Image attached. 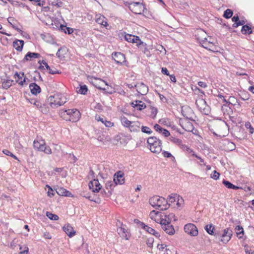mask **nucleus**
I'll use <instances>...</instances> for the list:
<instances>
[{"instance_id":"f257e3e1","label":"nucleus","mask_w":254,"mask_h":254,"mask_svg":"<svg viewBox=\"0 0 254 254\" xmlns=\"http://www.w3.org/2000/svg\"><path fill=\"white\" fill-rule=\"evenodd\" d=\"M150 204L156 209L165 210L169 208L170 204L167 200L163 197L155 195L149 199Z\"/></svg>"},{"instance_id":"f03ea898","label":"nucleus","mask_w":254,"mask_h":254,"mask_svg":"<svg viewBox=\"0 0 254 254\" xmlns=\"http://www.w3.org/2000/svg\"><path fill=\"white\" fill-rule=\"evenodd\" d=\"M60 116L65 121L76 122L79 120L80 113L76 109H68L61 111Z\"/></svg>"},{"instance_id":"7ed1b4c3","label":"nucleus","mask_w":254,"mask_h":254,"mask_svg":"<svg viewBox=\"0 0 254 254\" xmlns=\"http://www.w3.org/2000/svg\"><path fill=\"white\" fill-rule=\"evenodd\" d=\"M48 100L52 108H57L61 106L67 102V99L63 94H57L54 96H50Z\"/></svg>"},{"instance_id":"20e7f679","label":"nucleus","mask_w":254,"mask_h":254,"mask_svg":"<svg viewBox=\"0 0 254 254\" xmlns=\"http://www.w3.org/2000/svg\"><path fill=\"white\" fill-rule=\"evenodd\" d=\"M147 142L149 145V149L151 152L158 154L162 151L161 141L156 137H149Z\"/></svg>"},{"instance_id":"39448f33","label":"nucleus","mask_w":254,"mask_h":254,"mask_svg":"<svg viewBox=\"0 0 254 254\" xmlns=\"http://www.w3.org/2000/svg\"><path fill=\"white\" fill-rule=\"evenodd\" d=\"M34 148L37 150L44 152L47 154H51L52 150L48 146H46V143L44 139L40 138L35 140L33 142Z\"/></svg>"},{"instance_id":"423d86ee","label":"nucleus","mask_w":254,"mask_h":254,"mask_svg":"<svg viewBox=\"0 0 254 254\" xmlns=\"http://www.w3.org/2000/svg\"><path fill=\"white\" fill-rule=\"evenodd\" d=\"M195 104L199 110L203 114L208 115L210 113V108L206 104V102L202 98L199 97L196 99Z\"/></svg>"},{"instance_id":"0eeeda50","label":"nucleus","mask_w":254,"mask_h":254,"mask_svg":"<svg viewBox=\"0 0 254 254\" xmlns=\"http://www.w3.org/2000/svg\"><path fill=\"white\" fill-rule=\"evenodd\" d=\"M197 39L202 46L206 49L211 51H215L216 50V47L214 44V40L211 37H205L204 38L198 37Z\"/></svg>"},{"instance_id":"6e6552de","label":"nucleus","mask_w":254,"mask_h":254,"mask_svg":"<svg viewBox=\"0 0 254 254\" xmlns=\"http://www.w3.org/2000/svg\"><path fill=\"white\" fill-rule=\"evenodd\" d=\"M87 79L91 83H92L95 87L98 88L99 89L101 90H106L105 88L102 87L104 84L105 85H108V84L105 81L100 78H97L96 77L90 76H88Z\"/></svg>"},{"instance_id":"1a4fd4ad","label":"nucleus","mask_w":254,"mask_h":254,"mask_svg":"<svg viewBox=\"0 0 254 254\" xmlns=\"http://www.w3.org/2000/svg\"><path fill=\"white\" fill-rule=\"evenodd\" d=\"M125 39L128 42L135 43L137 47L141 45L145 46L146 43L143 42L138 36H135L131 34H127L125 35Z\"/></svg>"},{"instance_id":"9d476101","label":"nucleus","mask_w":254,"mask_h":254,"mask_svg":"<svg viewBox=\"0 0 254 254\" xmlns=\"http://www.w3.org/2000/svg\"><path fill=\"white\" fill-rule=\"evenodd\" d=\"M130 10L136 14H141L143 12L144 7L139 2H131L129 6Z\"/></svg>"},{"instance_id":"9b49d317","label":"nucleus","mask_w":254,"mask_h":254,"mask_svg":"<svg viewBox=\"0 0 254 254\" xmlns=\"http://www.w3.org/2000/svg\"><path fill=\"white\" fill-rule=\"evenodd\" d=\"M233 235V231L231 229L227 228L223 231L222 234L218 235L221 238L220 241L224 243H227L229 242Z\"/></svg>"},{"instance_id":"f8f14e48","label":"nucleus","mask_w":254,"mask_h":254,"mask_svg":"<svg viewBox=\"0 0 254 254\" xmlns=\"http://www.w3.org/2000/svg\"><path fill=\"white\" fill-rule=\"evenodd\" d=\"M184 231L188 234L191 236H196L198 235V230L195 225L192 223H188L185 225Z\"/></svg>"},{"instance_id":"ddd939ff","label":"nucleus","mask_w":254,"mask_h":254,"mask_svg":"<svg viewBox=\"0 0 254 254\" xmlns=\"http://www.w3.org/2000/svg\"><path fill=\"white\" fill-rule=\"evenodd\" d=\"M112 58L118 64H122L126 62L125 55L120 52H114L112 54Z\"/></svg>"},{"instance_id":"4468645a","label":"nucleus","mask_w":254,"mask_h":254,"mask_svg":"<svg viewBox=\"0 0 254 254\" xmlns=\"http://www.w3.org/2000/svg\"><path fill=\"white\" fill-rule=\"evenodd\" d=\"M162 229L169 235H173L175 234V230L173 225L171 223H161Z\"/></svg>"},{"instance_id":"2eb2a0df","label":"nucleus","mask_w":254,"mask_h":254,"mask_svg":"<svg viewBox=\"0 0 254 254\" xmlns=\"http://www.w3.org/2000/svg\"><path fill=\"white\" fill-rule=\"evenodd\" d=\"M138 93L141 95H146L148 92V87L142 82L134 84Z\"/></svg>"},{"instance_id":"dca6fc26","label":"nucleus","mask_w":254,"mask_h":254,"mask_svg":"<svg viewBox=\"0 0 254 254\" xmlns=\"http://www.w3.org/2000/svg\"><path fill=\"white\" fill-rule=\"evenodd\" d=\"M89 188L94 192H99V190H101L102 186L99 182L98 180L94 179L89 183Z\"/></svg>"},{"instance_id":"f3484780","label":"nucleus","mask_w":254,"mask_h":254,"mask_svg":"<svg viewBox=\"0 0 254 254\" xmlns=\"http://www.w3.org/2000/svg\"><path fill=\"white\" fill-rule=\"evenodd\" d=\"M124 173L121 171L117 172L114 176V182L116 184L122 185L125 183Z\"/></svg>"},{"instance_id":"a211bd4d","label":"nucleus","mask_w":254,"mask_h":254,"mask_svg":"<svg viewBox=\"0 0 254 254\" xmlns=\"http://www.w3.org/2000/svg\"><path fill=\"white\" fill-rule=\"evenodd\" d=\"M57 193L61 196L73 197L72 193L63 187H59L56 189Z\"/></svg>"},{"instance_id":"6ab92c4d","label":"nucleus","mask_w":254,"mask_h":254,"mask_svg":"<svg viewBox=\"0 0 254 254\" xmlns=\"http://www.w3.org/2000/svg\"><path fill=\"white\" fill-rule=\"evenodd\" d=\"M131 106L137 110L141 111L146 108V105L142 101L140 100H135L130 103Z\"/></svg>"},{"instance_id":"aec40b11","label":"nucleus","mask_w":254,"mask_h":254,"mask_svg":"<svg viewBox=\"0 0 254 254\" xmlns=\"http://www.w3.org/2000/svg\"><path fill=\"white\" fill-rule=\"evenodd\" d=\"M41 57V55L39 53H32L30 52H28L26 55L25 56L24 59L22 61L25 62L26 61H31L33 58H39Z\"/></svg>"},{"instance_id":"412c9836","label":"nucleus","mask_w":254,"mask_h":254,"mask_svg":"<svg viewBox=\"0 0 254 254\" xmlns=\"http://www.w3.org/2000/svg\"><path fill=\"white\" fill-rule=\"evenodd\" d=\"M63 230L69 237H73L75 234V231L72 227L68 224L63 227Z\"/></svg>"},{"instance_id":"4be33fe9","label":"nucleus","mask_w":254,"mask_h":254,"mask_svg":"<svg viewBox=\"0 0 254 254\" xmlns=\"http://www.w3.org/2000/svg\"><path fill=\"white\" fill-rule=\"evenodd\" d=\"M29 88L32 94L36 95L41 91L40 87L35 83H32L29 85Z\"/></svg>"},{"instance_id":"5701e85b","label":"nucleus","mask_w":254,"mask_h":254,"mask_svg":"<svg viewBox=\"0 0 254 254\" xmlns=\"http://www.w3.org/2000/svg\"><path fill=\"white\" fill-rule=\"evenodd\" d=\"M95 119L97 121H100L101 122H102V123L104 124L106 127H110L113 126L114 125L113 123L110 121H107L104 117H101L100 116L98 115L95 116Z\"/></svg>"},{"instance_id":"b1692460","label":"nucleus","mask_w":254,"mask_h":254,"mask_svg":"<svg viewBox=\"0 0 254 254\" xmlns=\"http://www.w3.org/2000/svg\"><path fill=\"white\" fill-rule=\"evenodd\" d=\"M181 126L183 129L189 132L191 131L194 128L192 123L188 120H186L183 122Z\"/></svg>"},{"instance_id":"393cba45","label":"nucleus","mask_w":254,"mask_h":254,"mask_svg":"<svg viewBox=\"0 0 254 254\" xmlns=\"http://www.w3.org/2000/svg\"><path fill=\"white\" fill-rule=\"evenodd\" d=\"M140 125L141 124L139 122H132L128 128L131 131H139L140 130Z\"/></svg>"},{"instance_id":"a878e982","label":"nucleus","mask_w":254,"mask_h":254,"mask_svg":"<svg viewBox=\"0 0 254 254\" xmlns=\"http://www.w3.org/2000/svg\"><path fill=\"white\" fill-rule=\"evenodd\" d=\"M96 22L105 27H107L108 25L107 22L106 21V18L103 15H96Z\"/></svg>"},{"instance_id":"bb28decb","label":"nucleus","mask_w":254,"mask_h":254,"mask_svg":"<svg viewBox=\"0 0 254 254\" xmlns=\"http://www.w3.org/2000/svg\"><path fill=\"white\" fill-rule=\"evenodd\" d=\"M24 45V41L21 40H16L13 43V47L17 51H21L23 49V47Z\"/></svg>"},{"instance_id":"cd10ccee","label":"nucleus","mask_w":254,"mask_h":254,"mask_svg":"<svg viewBox=\"0 0 254 254\" xmlns=\"http://www.w3.org/2000/svg\"><path fill=\"white\" fill-rule=\"evenodd\" d=\"M241 32L244 35H250L253 33V31L251 27L249 24H246L242 26Z\"/></svg>"},{"instance_id":"c85d7f7f","label":"nucleus","mask_w":254,"mask_h":254,"mask_svg":"<svg viewBox=\"0 0 254 254\" xmlns=\"http://www.w3.org/2000/svg\"><path fill=\"white\" fill-rule=\"evenodd\" d=\"M119 223L121 225V227L117 229V231L119 235H121L122 237H126L127 233V230L124 227V225L120 221H118Z\"/></svg>"},{"instance_id":"c756f323","label":"nucleus","mask_w":254,"mask_h":254,"mask_svg":"<svg viewBox=\"0 0 254 254\" xmlns=\"http://www.w3.org/2000/svg\"><path fill=\"white\" fill-rule=\"evenodd\" d=\"M222 183L223 185L228 189H232L233 190H238L240 189L241 188L238 186H236L233 184H232L231 182L226 181L225 180H223Z\"/></svg>"},{"instance_id":"7c9ffc66","label":"nucleus","mask_w":254,"mask_h":254,"mask_svg":"<svg viewBox=\"0 0 254 254\" xmlns=\"http://www.w3.org/2000/svg\"><path fill=\"white\" fill-rule=\"evenodd\" d=\"M27 100L30 104L34 105L37 108H42L44 106V104L36 100L35 99H27Z\"/></svg>"},{"instance_id":"2f4dec72","label":"nucleus","mask_w":254,"mask_h":254,"mask_svg":"<svg viewBox=\"0 0 254 254\" xmlns=\"http://www.w3.org/2000/svg\"><path fill=\"white\" fill-rule=\"evenodd\" d=\"M224 25L227 27L228 30L230 32H235L236 31L233 30V28H237L239 26L241 25V23H240V20H239L237 21V22H234V23L232 25V27H231L230 25H227L226 24H224Z\"/></svg>"},{"instance_id":"473e14b6","label":"nucleus","mask_w":254,"mask_h":254,"mask_svg":"<svg viewBox=\"0 0 254 254\" xmlns=\"http://www.w3.org/2000/svg\"><path fill=\"white\" fill-rule=\"evenodd\" d=\"M235 229L237 231L236 234L237 237L239 239L242 238L244 234V231L243 227L241 226L238 225L236 227Z\"/></svg>"},{"instance_id":"72a5a7b5","label":"nucleus","mask_w":254,"mask_h":254,"mask_svg":"<svg viewBox=\"0 0 254 254\" xmlns=\"http://www.w3.org/2000/svg\"><path fill=\"white\" fill-rule=\"evenodd\" d=\"M115 182L113 181H109L106 182L105 185V187L107 190H112L115 188V187L117 185Z\"/></svg>"},{"instance_id":"f704fd0d","label":"nucleus","mask_w":254,"mask_h":254,"mask_svg":"<svg viewBox=\"0 0 254 254\" xmlns=\"http://www.w3.org/2000/svg\"><path fill=\"white\" fill-rule=\"evenodd\" d=\"M205 230L209 234L211 235H214V226L213 224H210L206 225L205 226Z\"/></svg>"},{"instance_id":"c9c22d12","label":"nucleus","mask_w":254,"mask_h":254,"mask_svg":"<svg viewBox=\"0 0 254 254\" xmlns=\"http://www.w3.org/2000/svg\"><path fill=\"white\" fill-rule=\"evenodd\" d=\"M121 123L122 124L126 127H129V126L131 124V123L132 122H131L127 120V119L126 117H123L121 118Z\"/></svg>"},{"instance_id":"e433bc0d","label":"nucleus","mask_w":254,"mask_h":254,"mask_svg":"<svg viewBox=\"0 0 254 254\" xmlns=\"http://www.w3.org/2000/svg\"><path fill=\"white\" fill-rule=\"evenodd\" d=\"M13 81L12 80H6L3 81L2 83V88L5 89H7L12 85Z\"/></svg>"},{"instance_id":"4c0bfd02","label":"nucleus","mask_w":254,"mask_h":254,"mask_svg":"<svg viewBox=\"0 0 254 254\" xmlns=\"http://www.w3.org/2000/svg\"><path fill=\"white\" fill-rule=\"evenodd\" d=\"M88 91V88L86 85H83L80 86L79 89L77 91L78 93L85 95Z\"/></svg>"},{"instance_id":"58836bf2","label":"nucleus","mask_w":254,"mask_h":254,"mask_svg":"<svg viewBox=\"0 0 254 254\" xmlns=\"http://www.w3.org/2000/svg\"><path fill=\"white\" fill-rule=\"evenodd\" d=\"M168 219L162 220V222L164 223H171V220L174 219V220L175 221L177 220V219L175 218V216L174 214L172 213H170L167 215Z\"/></svg>"},{"instance_id":"ea45409f","label":"nucleus","mask_w":254,"mask_h":254,"mask_svg":"<svg viewBox=\"0 0 254 254\" xmlns=\"http://www.w3.org/2000/svg\"><path fill=\"white\" fill-rule=\"evenodd\" d=\"M46 216L51 220H58L59 219V216L56 215L51 213L50 212L47 211L46 213Z\"/></svg>"},{"instance_id":"a19ab883","label":"nucleus","mask_w":254,"mask_h":254,"mask_svg":"<svg viewBox=\"0 0 254 254\" xmlns=\"http://www.w3.org/2000/svg\"><path fill=\"white\" fill-rule=\"evenodd\" d=\"M233 11L230 9H226L223 14V16L227 19L231 18L233 15Z\"/></svg>"},{"instance_id":"79ce46f5","label":"nucleus","mask_w":254,"mask_h":254,"mask_svg":"<svg viewBox=\"0 0 254 254\" xmlns=\"http://www.w3.org/2000/svg\"><path fill=\"white\" fill-rule=\"evenodd\" d=\"M167 215H168V214H166L165 213H161L160 216V218L159 219H158L157 220H156V222L157 223H159L161 224V223L162 222V220L168 219Z\"/></svg>"},{"instance_id":"37998d69","label":"nucleus","mask_w":254,"mask_h":254,"mask_svg":"<svg viewBox=\"0 0 254 254\" xmlns=\"http://www.w3.org/2000/svg\"><path fill=\"white\" fill-rule=\"evenodd\" d=\"M83 196L86 198H88L90 201H94L96 203H100L101 202V200L99 198H94L90 195L87 194L83 195Z\"/></svg>"},{"instance_id":"c03bdc74","label":"nucleus","mask_w":254,"mask_h":254,"mask_svg":"<svg viewBox=\"0 0 254 254\" xmlns=\"http://www.w3.org/2000/svg\"><path fill=\"white\" fill-rule=\"evenodd\" d=\"M169 139L171 142L178 145H180L182 143V140L181 139L176 138L172 136L170 137Z\"/></svg>"},{"instance_id":"a18cd8bd","label":"nucleus","mask_w":254,"mask_h":254,"mask_svg":"<svg viewBox=\"0 0 254 254\" xmlns=\"http://www.w3.org/2000/svg\"><path fill=\"white\" fill-rule=\"evenodd\" d=\"M7 20H8V22L11 25L12 27L13 28H14L16 31H17L18 32H22V31L19 28H18L17 27L15 26V24H13L12 23V22H13L14 21V20L13 18L9 17V18H8Z\"/></svg>"},{"instance_id":"49530a36","label":"nucleus","mask_w":254,"mask_h":254,"mask_svg":"<svg viewBox=\"0 0 254 254\" xmlns=\"http://www.w3.org/2000/svg\"><path fill=\"white\" fill-rule=\"evenodd\" d=\"M162 154L164 157L171 158L172 161H174L175 160V158L168 151H163Z\"/></svg>"},{"instance_id":"de8ad7c7","label":"nucleus","mask_w":254,"mask_h":254,"mask_svg":"<svg viewBox=\"0 0 254 254\" xmlns=\"http://www.w3.org/2000/svg\"><path fill=\"white\" fill-rule=\"evenodd\" d=\"M141 131L143 133H145L148 134H150L152 132L151 129L149 127L146 126L141 127Z\"/></svg>"},{"instance_id":"09e8293b","label":"nucleus","mask_w":254,"mask_h":254,"mask_svg":"<svg viewBox=\"0 0 254 254\" xmlns=\"http://www.w3.org/2000/svg\"><path fill=\"white\" fill-rule=\"evenodd\" d=\"M138 48H140L144 54H146L147 56L149 55V51L148 49L146 48V45L145 46L141 45Z\"/></svg>"},{"instance_id":"8fccbe9b","label":"nucleus","mask_w":254,"mask_h":254,"mask_svg":"<svg viewBox=\"0 0 254 254\" xmlns=\"http://www.w3.org/2000/svg\"><path fill=\"white\" fill-rule=\"evenodd\" d=\"M48 70H49V73L51 74H60L61 73V71H59L55 68H51L50 67V69H48Z\"/></svg>"},{"instance_id":"3c124183","label":"nucleus","mask_w":254,"mask_h":254,"mask_svg":"<svg viewBox=\"0 0 254 254\" xmlns=\"http://www.w3.org/2000/svg\"><path fill=\"white\" fill-rule=\"evenodd\" d=\"M220 174L216 171H214L213 173L211 175V178L215 180H217L219 179Z\"/></svg>"},{"instance_id":"603ef678","label":"nucleus","mask_w":254,"mask_h":254,"mask_svg":"<svg viewBox=\"0 0 254 254\" xmlns=\"http://www.w3.org/2000/svg\"><path fill=\"white\" fill-rule=\"evenodd\" d=\"M3 153L7 156H11L12 157L14 158V159H17V158L14 154H13L10 151H9L8 150H6V149L3 150Z\"/></svg>"},{"instance_id":"864d4df0","label":"nucleus","mask_w":254,"mask_h":254,"mask_svg":"<svg viewBox=\"0 0 254 254\" xmlns=\"http://www.w3.org/2000/svg\"><path fill=\"white\" fill-rule=\"evenodd\" d=\"M241 99L243 101L248 100L250 98V95L248 93H243L242 95H239Z\"/></svg>"},{"instance_id":"5fc2aeb1","label":"nucleus","mask_w":254,"mask_h":254,"mask_svg":"<svg viewBox=\"0 0 254 254\" xmlns=\"http://www.w3.org/2000/svg\"><path fill=\"white\" fill-rule=\"evenodd\" d=\"M154 243V239L153 238H149L146 241V244L149 247H152Z\"/></svg>"},{"instance_id":"6e6d98bb","label":"nucleus","mask_w":254,"mask_h":254,"mask_svg":"<svg viewBox=\"0 0 254 254\" xmlns=\"http://www.w3.org/2000/svg\"><path fill=\"white\" fill-rule=\"evenodd\" d=\"M154 129L159 132V133H161L162 131V130L163 129V128H162L160 125H159L158 124H155L154 126Z\"/></svg>"},{"instance_id":"4d7b16f0","label":"nucleus","mask_w":254,"mask_h":254,"mask_svg":"<svg viewBox=\"0 0 254 254\" xmlns=\"http://www.w3.org/2000/svg\"><path fill=\"white\" fill-rule=\"evenodd\" d=\"M101 193L104 197H109L111 194L112 192L110 190H109L107 192H106L104 190H101Z\"/></svg>"},{"instance_id":"13d9d810","label":"nucleus","mask_w":254,"mask_h":254,"mask_svg":"<svg viewBox=\"0 0 254 254\" xmlns=\"http://www.w3.org/2000/svg\"><path fill=\"white\" fill-rule=\"evenodd\" d=\"M17 240L16 239H14L10 243V247L11 249H14L17 246Z\"/></svg>"},{"instance_id":"bf43d9fd","label":"nucleus","mask_w":254,"mask_h":254,"mask_svg":"<svg viewBox=\"0 0 254 254\" xmlns=\"http://www.w3.org/2000/svg\"><path fill=\"white\" fill-rule=\"evenodd\" d=\"M29 0L35 2V3L37 5H39V6L43 5L44 3V0Z\"/></svg>"},{"instance_id":"052dcab7","label":"nucleus","mask_w":254,"mask_h":254,"mask_svg":"<svg viewBox=\"0 0 254 254\" xmlns=\"http://www.w3.org/2000/svg\"><path fill=\"white\" fill-rule=\"evenodd\" d=\"M62 51V48H60L58 50V52H57V53H56V55H57V56L59 58H60V59H62V58H64V55L61 54V51Z\"/></svg>"},{"instance_id":"680f3d73","label":"nucleus","mask_w":254,"mask_h":254,"mask_svg":"<svg viewBox=\"0 0 254 254\" xmlns=\"http://www.w3.org/2000/svg\"><path fill=\"white\" fill-rule=\"evenodd\" d=\"M38 63L40 64H44V66H45V67L47 69H50V66L47 63V62L45 61H44V60L40 61V60L38 61Z\"/></svg>"},{"instance_id":"e2e57ef3","label":"nucleus","mask_w":254,"mask_h":254,"mask_svg":"<svg viewBox=\"0 0 254 254\" xmlns=\"http://www.w3.org/2000/svg\"><path fill=\"white\" fill-rule=\"evenodd\" d=\"M166 247H167V246L165 244H158L157 245V248L160 251H163L165 248L166 249V251L169 250L168 249H167L166 248Z\"/></svg>"},{"instance_id":"0e129e2a","label":"nucleus","mask_w":254,"mask_h":254,"mask_svg":"<svg viewBox=\"0 0 254 254\" xmlns=\"http://www.w3.org/2000/svg\"><path fill=\"white\" fill-rule=\"evenodd\" d=\"M63 2L61 0H57L55 1L52 2V4L55 6H57L58 7H60L62 6Z\"/></svg>"},{"instance_id":"69168bd1","label":"nucleus","mask_w":254,"mask_h":254,"mask_svg":"<svg viewBox=\"0 0 254 254\" xmlns=\"http://www.w3.org/2000/svg\"><path fill=\"white\" fill-rule=\"evenodd\" d=\"M24 76V73L23 72H20L19 74L17 72H16L15 74V77H17L18 79H22V77Z\"/></svg>"},{"instance_id":"338daca9","label":"nucleus","mask_w":254,"mask_h":254,"mask_svg":"<svg viewBox=\"0 0 254 254\" xmlns=\"http://www.w3.org/2000/svg\"><path fill=\"white\" fill-rule=\"evenodd\" d=\"M165 137H168L170 135L169 131L166 129L163 128L161 132Z\"/></svg>"},{"instance_id":"774afa93","label":"nucleus","mask_w":254,"mask_h":254,"mask_svg":"<svg viewBox=\"0 0 254 254\" xmlns=\"http://www.w3.org/2000/svg\"><path fill=\"white\" fill-rule=\"evenodd\" d=\"M145 231H147L148 233L152 235L153 233H154L155 230L154 229L148 226Z\"/></svg>"}]
</instances>
